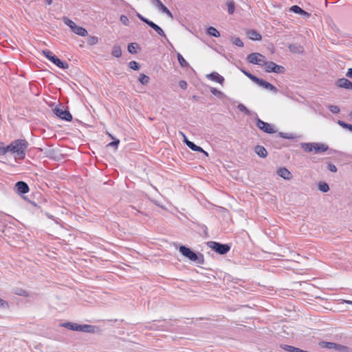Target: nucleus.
<instances>
[{"label":"nucleus","mask_w":352,"mask_h":352,"mask_svg":"<svg viewBox=\"0 0 352 352\" xmlns=\"http://www.w3.org/2000/svg\"><path fill=\"white\" fill-rule=\"evenodd\" d=\"M29 146L28 142L24 139H17L7 146L4 145L5 155L10 152L14 155V160H23L25 159Z\"/></svg>","instance_id":"obj_1"},{"label":"nucleus","mask_w":352,"mask_h":352,"mask_svg":"<svg viewBox=\"0 0 352 352\" xmlns=\"http://www.w3.org/2000/svg\"><path fill=\"white\" fill-rule=\"evenodd\" d=\"M179 252L182 256L188 258L189 261L197 263V265L204 264V256L201 252H196L186 245H180Z\"/></svg>","instance_id":"obj_2"},{"label":"nucleus","mask_w":352,"mask_h":352,"mask_svg":"<svg viewBox=\"0 0 352 352\" xmlns=\"http://www.w3.org/2000/svg\"><path fill=\"white\" fill-rule=\"evenodd\" d=\"M52 111L56 117L61 120L65 121H71L72 120V116L70 113L68 108L65 107L62 103H59L54 108H53Z\"/></svg>","instance_id":"obj_3"},{"label":"nucleus","mask_w":352,"mask_h":352,"mask_svg":"<svg viewBox=\"0 0 352 352\" xmlns=\"http://www.w3.org/2000/svg\"><path fill=\"white\" fill-rule=\"evenodd\" d=\"M43 54L45 56V58H47L49 60H50L52 63H53L56 66L58 67L66 69L69 67V64L60 60L57 56L53 54L52 52H51L49 50H45L42 52Z\"/></svg>","instance_id":"obj_4"},{"label":"nucleus","mask_w":352,"mask_h":352,"mask_svg":"<svg viewBox=\"0 0 352 352\" xmlns=\"http://www.w3.org/2000/svg\"><path fill=\"white\" fill-rule=\"evenodd\" d=\"M207 246L221 255L227 254L231 248L229 244L212 241L207 242Z\"/></svg>","instance_id":"obj_5"},{"label":"nucleus","mask_w":352,"mask_h":352,"mask_svg":"<svg viewBox=\"0 0 352 352\" xmlns=\"http://www.w3.org/2000/svg\"><path fill=\"white\" fill-rule=\"evenodd\" d=\"M136 16L140 21L145 23L149 27L153 29L160 36L164 37L165 39L167 40L166 35L165 34L164 30L158 25L153 22L152 21L148 19L147 18L143 16L138 12L136 13Z\"/></svg>","instance_id":"obj_6"},{"label":"nucleus","mask_w":352,"mask_h":352,"mask_svg":"<svg viewBox=\"0 0 352 352\" xmlns=\"http://www.w3.org/2000/svg\"><path fill=\"white\" fill-rule=\"evenodd\" d=\"M329 151V154L336 153L338 156H346V154L339 151H336L334 149H329V146L322 143H316L315 142V145L314 147V151L315 153H322L324 151Z\"/></svg>","instance_id":"obj_7"},{"label":"nucleus","mask_w":352,"mask_h":352,"mask_svg":"<svg viewBox=\"0 0 352 352\" xmlns=\"http://www.w3.org/2000/svg\"><path fill=\"white\" fill-rule=\"evenodd\" d=\"M247 60L252 64L258 65L259 66L264 67L266 63L265 56L263 54L257 52H253L247 56Z\"/></svg>","instance_id":"obj_8"},{"label":"nucleus","mask_w":352,"mask_h":352,"mask_svg":"<svg viewBox=\"0 0 352 352\" xmlns=\"http://www.w3.org/2000/svg\"><path fill=\"white\" fill-rule=\"evenodd\" d=\"M264 69L267 73L284 74L285 72V68L283 66L277 65L272 61H266Z\"/></svg>","instance_id":"obj_9"},{"label":"nucleus","mask_w":352,"mask_h":352,"mask_svg":"<svg viewBox=\"0 0 352 352\" xmlns=\"http://www.w3.org/2000/svg\"><path fill=\"white\" fill-rule=\"evenodd\" d=\"M252 81L263 89L270 90L274 94H276L278 91V89L274 85L262 78H258L256 76L252 77Z\"/></svg>","instance_id":"obj_10"},{"label":"nucleus","mask_w":352,"mask_h":352,"mask_svg":"<svg viewBox=\"0 0 352 352\" xmlns=\"http://www.w3.org/2000/svg\"><path fill=\"white\" fill-rule=\"evenodd\" d=\"M320 346L322 348L328 349H334V350L338 351H344L347 349V347L344 345L334 343V342H324V341L320 342Z\"/></svg>","instance_id":"obj_11"},{"label":"nucleus","mask_w":352,"mask_h":352,"mask_svg":"<svg viewBox=\"0 0 352 352\" xmlns=\"http://www.w3.org/2000/svg\"><path fill=\"white\" fill-rule=\"evenodd\" d=\"M184 140V142L187 145L188 148H190L192 151L200 152L204 153L206 156H208V153L205 151L201 146L196 145L194 142L190 141L185 133H180Z\"/></svg>","instance_id":"obj_12"},{"label":"nucleus","mask_w":352,"mask_h":352,"mask_svg":"<svg viewBox=\"0 0 352 352\" xmlns=\"http://www.w3.org/2000/svg\"><path fill=\"white\" fill-rule=\"evenodd\" d=\"M256 126L263 132H276L273 127L267 122L261 120L260 118H256Z\"/></svg>","instance_id":"obj_13"},{"label":"nucleus","mask_w":352,"mask_h":352,"mask_svg":"<svg viewBox=\"0 0 352 352\" xmlns=\"http://www.w3.org/2000/svg\"><path fill=\"white\" fill-rule=\"evenodd\" d=\"M14 190L19 195H23L29 192L30 188L26 182L19 181L15 184Z\"/></svg>","instance_id":"obj_14"},{"label":"nucleus","mask_w":352,"mask_h":352,"mask_svg":"<svg viewBox=\"0 0 352 352\" xmlns=\"http://www.w3.org/2000/svg\"><path fill=\"white\" fill-rule=\"evenodd\" d=\"M336 85L340 88L352 90V82L345 78H341L336 80Z\"/></svg>","instance_id":"obj_15"},{"label":"nucleus","mask_w":352,"mask_h":352,"mask_svg":"<svg viewBox=\"0 0 352 352\" xmlns=\"http://www.w3.org/2000/svg\"><path fill=\"white\" fill-rule=\"evenodd\" d=\"M277 175L285 180H290L292 179V174L285 167L279 168L277 170Z\"/></svg>","instance_id":"obj_16"},{"label":"nucleus","mask_w":352,"mask_h":352,"mask_svg":"<svg viewBox=\"0 0 352 352\" xmlns=\"http://www.w3.org/2000/svg\"><path fill=\"white\" fill-rule=\"evenodd\" d=\"M206 76L210 80L218 82L221 85L223 84V82L225 81L224 78L222 76H221L219 74H218L217 72H213L208 74Z\"/></svg>","instance_id":"obj_17"},{"label":"nucleus","mask_w":352,"mask_h":352,"mask_svg":"<svg viewBox=\"0 0 352 352\" xmlns=\"http://www.w3.org/2000/svg\"><path fill=\"white\" fill-rule=\"evenodd\" d=\"M145 327L146 329H151V330H157V331L164 330V326L163 322H162L161 321H157V320L153 321V322H151V323H148V324H147Z\"/></svg>","instance_id":"obj_18"},{"label":"nucleus","mask_w":352,"mask_h":352,"mask_svg":"<svg viewBox=\"0 0 352 352\" xmlns=\"http://www.w3.org/2000/svg\"><path fill=\"white\" fill-rule=\"evenodd\" d=\"M254 151L256 154L261 158H265L267 156V151L263 146L256 145Z\"/></svg>","instance_id":"obj_19"},{"label":"nucleus","mask_w":352,"mask_h":352,"mask_svg":"<svg viewBox=\"0 0 352 352\" xmlns=\"http://www.w3.org/2000/svg\"><path fill=\"white\" fill-rule=\"evenodd\" d=\"M97 329H98V327L96 326H94V325L79 324V331H78L94 333L96 331Z\"/></svg>","instance_id":"obj_20"},{"label":"nucleus","mask_w":352,"mask_h":352,"mask_svg":"<svg viewBox=\"0 0 352 352\" xmlns=\"http://www.w3.org/2000/svg\"><path fill=\"white\" fill-rule=\"evenodd\" d=\"M248 37L252 41H261L262 36L254 30H250L247 32Z\"/></svg>","instance_id":"obj_21"},{"label":"nucleus","mask_w":352,"mask_h":352,"mask_svg":"<svg viewBox=\"0 0 352 352\" xmlns=\"http://www.w3.org/2000/svg\"><path fill=\"white\" fill-rule=\"evenodd\" d=\"M72 32H74L76 34L81 36H85L88 34V32L87 30L81 26H78L76 25L72 30Z\"/></svg>","instance_id":"obj_22"},{"label":"nucleus","mask_w":352,"mask_h":352,"mask_svg":"<svg viewBox=\"0 0 352 352\" xmlns=\"http://www.w3.org/2000/svg\"><path fill=\"white\" fill-rule=\"evenodd\" d=\"M61 327L67 328L72 331H79V324L71 322H67L61 324Z\"/></svg>","instance_id":"obj_23"},{"label":"nucleus","mask_w":352,"mask_h":352,"mask_svg":"<svg viewBox=\"0 0 352 352\" xmlns=\"http://www.w3.org/2000/svg\"><path fill=\"white\" fill-rule=\"evenodd\" d=\"M140 49L139 45L137 43H131L128 45L127 49L130 54H135L138 53L137 49Z\"/></svg>","instance_id":"obj_24"},{"label":"nucleus","mask_w":352,"mask_h":352,"mask_svg":"<svg viewBox=\"0 0 352 352\" xmlns=\"http://www.w3.org/2000/svg\"><path fill=\"white\" fill-rule=\"evenodd\" d=\"M318 188L322 192H327L329 190V184L325 182H320L318 184Z\"/></svg>","instance_id":"obj_25"},{"label":"nucleus","mask_w":352,"mask_h":352,"mask_svg":"<svg viewBox=\"0 0 352 352\" xmlns=\"http://www.w3.org/2000/svg\"><path fill=\"white\" fill-rule=\"evenodd\" d=\"M207 34L210 36H214V37H219L220 33L214 27L210 26L207 29Z\"/></svg>","instance_id":"obj_26"},{"label":"nucleus","mask_w":352,"mask_h":352,"mask_svg":"<svg viewBox=\"0 0 352 352\" xmlns=\"http://www.w3.org/2000/svg\"><path fill=\"white\" fill-rule=\"evenodd\" d=\"M111 54L116 58H120L122 56V50L120 46L114 45L111 52Z\"/></svg>","instance_id":"obj_27"},{"label":"nucleus","mask_w":352,"mask_h":352,"mask_svg":"<svg viewBox=\"0 0 352 352\" xmlns=\"http://www.w3.org/2000/svg\"><path fill=\"white\" fill-rule=\"evenodd\" d=\"M288 47L294 53H300L302 52V47L297 44H290Z\"/></svg>","instance_id":"obj_28"},{"label":"nucleus","mask_w":352,"mask_h":352,"mask_svg":"<svg viewBox=\"0 0 352 352\" xmlns=\"http://www.w3.org/2000/svg\"><path fill=\"white\" fill-rule=\"evenodd\" d=\"M178 62L182 67H188L189 66L188 63L184 59L180 53L177 54Z\"/></svg>","instance_id":"obj_29"},{"label":"nucleus","mask_w":352,"mask_h":352,"mask_svg":"<svg viewBox=\"0 0 352 352\" xmlns=\"http://www.w3.org/2000/svg\"><path fill=\"white\" fill-rule=\"evenodd\" d=\"M112 139H113V141L109 142L107 146V147H113L115 149H116L120 144V140L119 139H117V138H113L112 135H111V133H107Z\"/></svg>","instance_id":"obj_30"},{"label":"nucleus","mask_w":352,"mask_h":352,"mask_svg":"<svg viewBox=\"0 0 352 352\" xmlns=\"http://www.w3.org/2000/svg\"><path fill=\"white\" fill-rule=\"evenodd\" d=\"M210 91L214 96H217L220 99H223L225 97V94L222 91L218 90L214 87H210Z\"/></svg>","instance_id":"obj_31"},{"label":"nucleus","mask_w":352,"mask_h":352,"mask_svg":"<svg viewBox=\"0 0 352 352\" xmlns=\"http://www.w3.org/2000/svg\"><path fill=\"white\" fill-rule=\"evenodd\" d=\"M278 137L283 139L294 140L298 138L294 133H277Z\"/></svg>","instance_id":"obj_32"},{"label":"nucleus","mask_w":352,"mask_h":352,"mask_svg":"<svg viewBox=\"0 0 352 352\" xmlns=\"http://www.w3.org/2000/svg\"><path fill=\"white\" fill-rule=\"evenodd\" d=\"M228 12L230 14H232L235 10V3L233 0L227 2Z\"/></svg>","instance_id":"obj_33"},{"label":"nucleus","mask_w":352,"mask_h":352,"mask_svg":"<svg viewBox=\"0 0 352 352\" xmlns=\"http://www.w3.org/2000/svg\"><path fill=\"white\" fill-rule=\"evenodd\" d=\"M315 145V142L313 143H303L302 144V148L307 152L314 151V147Z\"/></svg>","instance_id":"obj_34"},{"label":"nucleus","mask_w":352,"mask_h":352,"mask_svg":"<svg viewBox=\"0 0 352 352\" xmlns=\"http://www.w3.org/2000/svg\"><path fill=\"white\" fill-rule=\"evenodd\" d=\"M149 80L150 78L144 74H141L138 79L139 82L143 85H147L149 82Z\"/></svg>","instance_id":"obj_35"},{"label":"nucleus","mask_w":352,"mask_h":352,"mask_svg":"<svg viewBox=\"0 0 352 352\" xmlns=\"http://www.w3.org/2000/svg\"><path fill=\"white\" fill-rule=\"evenodd\" d=\"M14 293L20 296H24V297L28 296V292H26L25 289H23L22 288L18 287V288L14 289Z\"/></svg>","instance_id":"obj_36"},{"label":"nucleus","mask_w":352,"mask_h":352,"mask_svg":"<svg viewBox=\"0 0 352 352\" xmlns=\"http://www.w3.org/2000/svg\"><path fill=\"white\" fill-rule=\"evenodd\" d=\"M63 21L64 22V23L65 25L69 26L72 30L74 29V26L76 25L72 20H71L69 18L65 17V16L63 18Z\"/></svg>","instance_id":"obj_37"},{"label":"nucleus","mask_w":352,"mask_h":352,"mask_svg":"<svg viewBox=\"0 0 352 352\" xmlns=\"http://www.w3.org/2000/svg\"><path fill=\"white\" fill-rule=\"evenodd\" d=\"M129 67L134 70V71H138L140 69V65L139 63H138L137 61L135 60H131L129 63Z\"/></svg>","instance_id":"obj_38"},{"label":"nucleus","mask_w":352,"mask_h":352,"mask_svg":"<svg viewBox=\"0 0 352 352\" xmlns=\"http://www.w3.org/2000/svg\"><path fill=\"white\" fill-rule=\"evenodd\" d=\"M291 12H293L294 13L300 14V13H303V9H302L300 6L297 5L292 6L289 8Z\"/></svg>","instance_id":"obj_39"},{"label":"nucleus","mask_w":352,"mask_h":352,"mask_svg":"<svg viewBox=\"0 0 352 352\" xmlns=\"http://www.w3.org/2000/svg\"><path fill=\"white\" fill-rule=\"evenodd\" d=\"M329 110L334 114L338 113L340 111V107L337 105L330 104L328 106Z\"/></svg>","instance_id":"obj_40"},{"label":"nucleus","mask_w":352,"mask_h":352,"mask_svg":"<svg viewBox=\"0 0 352 352\" xmlns=\"http://www.w3.org/2000/svg\"><path fill=\"white\" fill-rule=\"evenodd\" d=\"M232 43L238 47H242L244 44L242 40L240 38H232Z\"/></svg>","instance_id":"obj_41"},{"label":"nucleus","mask_w":352,"mask_h":352,"mask_svg":"<svg viewBox=\"0 0 352 352\" xmlns=\"http://www.w3.org/2000/svg\"><path fill=\"white\" fill-rule=\"evenodd\" d=\"M98 41V38L96 36H91L87 38V43L91 45L96 44Z\"/></svg>","instance_id":"obj_42"},{"label":"nucleus","mask_w":352,"mask_h":352,"mask_svg":"<svg viewBox=\"0 0 352 352\" xmlns=\"http://www.w3.org/2000/svg\"><path fill=\"white\" fill-rule=\"evenodd\" d=\"M237 107L240 111L243 112L246 115H249L250 113L249 109L243 104H239Z\"/></svg>","instance_id":"obj_43"},{"label":"nucleus","mask_w":352,"mask_h":352,"mask_svg":"<svg viewBox=\"0 0 352 352\" xmlns=\"http://www.w3.org/2000/svg\"><path fill=\"white\" fill-rule=\"evenodd\" d=\"M241 72L245 74L248 78H250L251 80H252V77H254L255 76L251 74L250 72L247 71L243 67H239Z\"/></svg>","instance_id":"obj_44"},{"label":"nucleus","mask_w":352,"mask_h":352,"mask_svg":"<svg viewBox=\"0 0 352 352\" xmlns=\"http://www.w3.org/2000/svg\"><path fill=\"white\" fill-rule=\"evenodd\" d=\"M280 347L283 350L288 351V352H294L295 349H296L295 346L287 345V344H282V345H280Z\"/></svg>","instance_id":"obj_45"},{"label":"nucleus","mask_w":352,"mask_h":352,"mask_svg":"<svg viewBox=\"0 0 352 352\" xmlns=\"http://www.w3.org/2000/svg\"><path fill=\"white\" fill-rule=\"evenodd\" d=\"M155 6L162 12H163L166 8H167L166 6H165L162 2L160 0H157V3H155Z\"/></svg>","instance_id":"obj_46"},{"label":"nucleus","mask_w":352,"mask_h":352,"mask_svg":"<svg viewBox=\"0 0 352 352\" xmlns=\"http://www.w3.org/2000/svg\"><path fill=\"white\" fill-rule=\"evenodd\" d=\"M120 21L124 25H129V21L126 15L122 14L120 17Z\"/></svg>","instance_id":"obj_47"},{"label":"nucleus","mask_w":352,"mask_h":352,"mask_svg":"<svg viewBox=\"0 0 352 352\" xmlns=\"http://www.w3.org/2000/svg\"><path fill=\"white\" fill-rule=\"evenodd\" d=\"M327 169L332 173H336L338 170L336 166L331 163L327 164Z\"/></svg>","instance_id":"obj_48"},{"label":"nucleus","mask_w":352,"mask_h":352,"mask_svg":"<svg viewBox=\"0 0 352 352\" xmlns=\"http://www.w3.org/2000/svg\"><path fill=\"white\" fill-rule=\"evenodd\" d=\"M338 124L343 126V128L346 129H350V126L352 125V124H347L343 121H341V120H339L338 121Z\"/></svg>","instance_id":"obj_49"},{"label":"nucleus","mask_w":352,"mask_h":352,"mask_svg":"<svg viewBox=\"0 0 352 352\" xmlns=\"http://www.w3.org/2000/svg\"><path fill=\"white\" fill-rule=\"evenodd\" d=\"M179 85L181 87V89L184 90L186 89L188 87V84L185 80H180L179 82Z\"/></svg>","instance_id":"obj_50"},{"label":"nucleus","mask_w":352,"mask_h":352,"mask_svg":"<svg viewBox=\"0 0 352 352\" xmlns=\"http://www.w3.org/2000/svg\"><path fill=\"white\" fill-rule=\"evenodd\" d=\"M5 155L4 143L0 141V156Z\"/></svg>","instance_id":"obj_51"},{"label":"nucleus","mask_w":352,"mask_h":352,"mask_svg":"<svg viewBox=\"0 0 352 352\" xmlns=\"http://www.w3.org/2000/svg\"><path fill=\"white\" fill-rule=\"evenodd\" d=\"M163 13L166 14L170 18H172V19L173 18V16L171 12L168 8H166V10L163 12Z\"/></svg>","instance_id":"obj_52"},{"label":"nucleus","mask_w":352,"mask_h":352,"mask_svg":"<svg viewBox=\"0 0 352 352\" xmlns=\"http://www.w3.org/2000/svg\"><path fill=\"white\" fill-rule=\"evenodd\" d=\"M302 12H304V13H300V15L302 16L304 18H309V17H310L311 14L309 13L308 12H307V11L303 10Z\"/></svg>","instance_id":"obj_53"},{"label":"nucleus","mask_w":352,"mask_h":352,"mask_svg":"<svg viewBox=\"0 0 352 352\" xmlns=\"http://www.w3.org/2000/svg\"><path fill=\"white\" fill-rule=\"evenodd\" d=\"M346 76L349 78H352V68L348 69V70L346 73Z\"/></svg>","instance_id":"obj_54"},{"label":"nucleus","mask_w":352,"mask_h":352,"mask_svg":"<svg viewBox=\"0 0 352 352\" xmlns=\"http://www.w3.org/2000/svg\"><path fill=\"white\" fill-rule=\"evenodd\" d=\"M5 306H8V303L3 299L0 298V307H3Z\"/></svg>","instance_id":"obj_55"},{"label":"nucleus","mask_w":352,"mask_h":352,"mask_svg":"<svg viewBox=\"0 0 352 352\" xmlns=\"http://www.w3.org/2000/svg\"><path fill=\"white\" fill-rule=\"evenodd\" d=\"M343 302H344L346 304H349V305H352V300H343Z\"/></svg>","instance_id":"obj_56"},{"label":"nucleus","mask_w":352,"mask_h":352,"mask_svg":"<svg viewBox=\"0 0 352 352\" xmlns=\"http://www.w3.org/2000/svg\"><path fill=\"white\" fill-rule=\"evenodd\" d=\"M44 1L47 4V5H51L52 3V0H44Z\"/></svg>","instance_id":"obj_57"},{"label":"nucleus","mask_w":352,"mask_h":352,"mask_svg":"<svg viewBox=\"0 0 352 352\" xmlns=\"http://www.w3.org/2000/svg\"><path fill=\"white\" fill-rule=\"evenodd\" d=\"M202 228L204 229V232H206L207 231V227L206 226H202Z\"/></svg>","instance_id":"obj_58"},{"label":"nucleus","mask_w":352,"mask_h":352,"mask_svg":"<svg viewBox=\"0 0 352 352\" xmlns=\"http://www.w3.org/2000/svg\"><path fill=\"white\" fill-rule=\"evenodd\" d=\"M192 98L195 100H198L199 97L195 95L192 96Z\"/></svg>","instance_id":"obj_59"},{"label":"nucleus","mask_w":352,"mask_h":352,"mask_svg":"<svg viewBox=\"0 0 352 352\" xmlns=\"http://www.w3.org/2000/svg\"><path fill=\"white\" fill-rule=\"evenodd\" d=\"M349 116L352 118V111L349 113Z\"/></svg>","instance_id":"obj_60"},{"label":"nucleus","mask_w":352,"mask_h":352,"mask_svg":"<svg viewBox=\"0 0 352 352\" xmlns=\"http://www.w3.org/2000/svg\"><path fill=\"white\" fill-rule=\"evenodd\" d=\"M351 131H352V125L350 126V129H349Z\"/></svg>","instance_id":"obj_61"},{"label":"nucleus","mask_w":352,"mask_h":352,"mask_svg":"<svg viewBox=\"0 0 352 352\" xmlns=\"http://www.w3.org/2000/svg\"><path fill=\"white\" fill-rule=\"evenodd\" d=\"M153 1L155 2V3H157V0H153Z\"/></svg>","instance_id":"obj_62"}]
</instances>
